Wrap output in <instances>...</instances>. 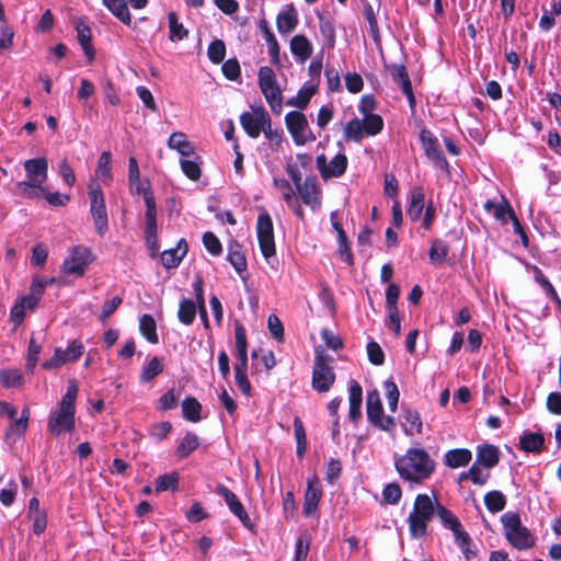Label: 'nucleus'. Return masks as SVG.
<instances>
[{"instance_id":"f257e3e1","label":"nucleus","mask_w":561,"mask_h":561,"mask_svg":"<svg viewBox=\"0 0 561 561\" xmlns=\"http://www.w3.org/2000/svg\"><path fill=\"white\" fill-rule=\"evenodd\" d=\"M400 478L410 483L420 484L435 470V461L422 448H411L394 461Z\"/></svg>"},{"instance_id":"f03ea898","label":"nucleus","mask_w":561,"mask_h":561,"mask_svg":"<svg viewBox=\"0 0 561 561\" xmlns=\"http://www.w3.org/2000/svg\"><path fill=\"white\" fill-rule=\"evenodd\" d=\"M78 392L79 387L76 380H69L66 393L48 417L47 428L53 435L59 436L61 433L70 432L75 428Z\"/></svg>"},{"instance_id":"7ed1b4c3","label":"nucleus","mask_w":561,"mask_h":561,"mask_svg":"<svg viewBox=\"0 0 561 561\" xmlns=\"http://www.w3.org/2000/svg\"><path fill=\"white\" fill-rule=\"evenodd\" d=\"M439 508H442V504L434 493L432 495L426 493L416 495L407 519L412 538L417 539L426 536L428 523L435 515H438Z\"/></svg>"},{"instance_id":"20e7f679","label":"nucleus","mask_w":561,"mask_h":561,"mask_svg":"<svg viewBox=\"0 0 561 561\" xmlns=\"http://www.w3.org/2000/svg\"><path fill=\"white\" fill-rule=\"evenodd\" d=\"M501 520L504 526L505 537L514 548L525 550L534 546V537L522 525L520 518L516 513L507 512L501 517Z\"/></svg>"},{"instance_id":"39448f33","label":"nucleus","mask_w":561,"mask_h":561,"mask_svg":"<svg viewBox=\"0 0 561 561\" xmlns=\"http://www.w3.org/2000/svg\"><path fill=\"white\" fill-rule=\"evenodd\" d=\"M257 81L272 112L279 115L283 110V95L274 70L267 66L261 67L257 73Z\"/></svg>"},{"instance_id":"423d86ee","label":"nucleus","mask_w":561,"mask_h":561,"mask_svg":"<svg viewBox=\"0 0 561 561\" xmlns=\"http://www.w3.org/2000/svg\"><path fill=\"white\" fill-rule=\"evenodd\" d=\"M382 127L383 122L379 115L366 116L363 119L355 117L345 125L344 137L346 140L359 142L364 137L378 135Z\"/></svg>"},{"instance_id":"0eeeda50","label":"nucleus","mask_w":561,"mask_h":561,"mask_svg":"<svg viewBox=\"0 0 561 561\" xmlns=\"http://www.w3.org/2000/svg\"><path fill=\"white\" fill-rule=\"evenodd\" d=\"M286 127L297 146L314 141L316 136L311 131L306 115L298 111H291L285 116Z\"/></svg>"},{"instance_id":"6e6552de","label":"nucleus","mask_w":561,"mask_h":561,"mask_svg":"<svg viewBox=\"0 0 561 561\" xmlns=\"http://www.w3.org/2000/svg\"><path fill=\"white\" fill-rule=\"evenodd\" d=\"M256 234L262 255L266 261L275 256L274 227L271 216L264 211L259 215Z\"/></svg>"},{"instance_id":"1a4fd4ad","label":"nucleus","mask_w":561,"mask_h":561,"mask_svg":"<svg viewBox=\"0 0 561 561\" xmlns=\"http://www.w3.org/2000/svg\"><path fill=\"white\" fill-rule=\"evenodd\" d=\"M437 517L440 519L443 526L453 533L455 542L468 557L470 536L463 529L459 518L450 510L443 505L438 511Z\"/></svg>"},{"instance_id":"9d476101","label":"nucleus","mask_w":561,"mask_h":561,"mask_svg":"<svg viewBox=\"0 0 561 561\" xmlns=\"http://www.w3.org/2000/svg\"><path fill=\"white\" fill-rule=\"evenodd\" d=\"M92 262L91 252L84 247H75L71 249L68 257L61 265V272L66 275L80 277L85 273L87 267Z\"/></svg>"},{"instance_id":"9b49d317","label":"nucleus","mask_w":561,"mask_h":561,"mask_svg":"<svg viewBox=\"0 0 561 561\" xmlns=\"http://www.w3.org/2000/svg\"><path fill=\"white\" fill-rule=\"evenodd\" d=\"M89 196L95 229L100 234H104L107 231L108 219L104 196L100 186L91 184L89 186Z\"/></svg>"},{"instance_id":"f8f14e48","label":"nucleus","mask_w":561,"mask_h":561,"mask_svg":"<svg viewBox=\"0 0 561 561\" xmlns=\"http://www.w3.org/2000/svg\"><path fill=\"white\" fill-rule=\"evenodd\" d=\"M367 417L379 428L390 431L394 426V419L383 414L379 392L371 390L367 392Z\"/></svg>"},{"instance_id":"ddd939ff","label":"nucleus","mask_w":561,"mask_h":561,"mask_svg":"<svg viewBox=\"0 0 561 561\" xmlns=\"http://www.w3.org/2000/svg\"><path fill=\"white\" fill-rule=\"evenodd\" d=\"M240 123L251 138H257L265 126L271 123V117L262 106H259L253 107L252 112L242 113Z\"/></svg>"},{"instance_id":"4468645a","label":"nucleus","mask_w":561,"mask_h":561,"mask_svg":"<svg viewBox=\"0 0 561 561\" xmlns=\"http://www.w3.org/2000/svg\"><path fill=\"white\" fill-rule=\"evenodd\" d=\"M335 375L332 367L328 364V359L323 355L318 354L316 357L312 371V387L318 392H327L334 383Z\"/></svg>"},{"instance_id":"2eb2a0df","label":"nucleus","mask_w":561,"mask_h":561,"mask_svg":"<svg viewBox=\"0 0 561 561\" xmlns=\"http://www.w3.org/2000/svg\"><path fill=\"white\" fill-rule=\"evenodd\" d=\"M81 342L75 340L67 350L56 348L54 355L43 363V368L47 370L56 369L66 363L77 360L83 353Z\"/></svg>"},{"instance_id":"dca6fc26","label":"nucleus","mask_w":561,"mask_h":561,"mask_svg":"<svg viewBox=\"0 0 561 561\" xmlns=\"http://www.w3.org/2000/svg\"><path fill=\"white\" fill-rule=\"evenodd\" d=\"M347 162L344 153L336 154L330 162L327 161L324 154H320L316 159L317 168L324 180L343 175L347 168Z\"/></svg>"},{"instance_id":"f3484780","label":"nucleus","mask_w":561,"mask_h":561,"mask_svg":"<svg viewBox=\"0 0 561 561\" xmlns=\"http://www.w3.org/2000/svg\"><path fill=\"white\" fill-rule=\"evenodd\" d=\"M216 493L225 500L231 513L239 518L243 526L252 530L254 527L253 523L237 495L224 484L216 486Z\"/></svg>"},{"instance_id":"a211bd4d","label":"nucleus","mask_w":561,"mask_h":561,"mask_svg":"<svg viewBox=\"0 0 561 561\" xmlns=\"http://www.w3.org/2000/svg\"><path fill=\"white\" fill-rule=\"evenodd\" d=\"M420 141L425 151V154L433 163L439 169H447L448 162L444 158L439 148L438 139L427 129L420 131Z\"/></svg>"},{"instance_id":"6ab92c4d","label":"nucleus","mask_w":561,"mask_h":561,"mask_svg":"<svg viewBox=\"0 0 561 561\" xmlns=\"http://www.w3.org/2000/svg\"><path fill=\"white\" fill-rule=\"evenodd\" d=\"M146 204V241L150 248H153L157 242V209L154 198L151 192L145 193Z\"/></svg>"},{"instance_id":"aec40b11","label":"nucleus","mask_w":561,"mask_h":561,"mask_svg":"<svg viewBox=\"0 0 561 561\" xmlns=\"http://www.w3.org/2000/svg\"><path fill=\"white\" fill-rule=\"evenodd\" d=\"M302 203L309 206L313 211L321 207V194L317 181L312 178L306 179L302 184L296 188Z\"/></svg>"},{"instance_id":"412c9836","label":"nucleus","mask_w":561,"mask_h":561,"mask_svg":"<svg viewBox=\"0 0 561 561\" xmlns=\"http://www.w3.org/2000/svg\"><path fill=\"white\" fill-rule=\"evenodd\" d=\"M26 182L44 184L48 176V161L46 158L28 159L23 163Z\"/></svg>"},{"instance_id":"4be33fe9","label":"nucleus","mask_w":561,"mask_h":561,"mask_svg":"<svg viewBox=\"0 0 561 561\" xmlns=\"http://www.w3.org/2000/svg\"><path fill=\"white\" fill-rule=\"evenodd\" d=\"M307 490L305 492L304 512L306 515L311 516L317 512L322 491L319 486V479L312 476L308 479Z\"/></svg>"},{"instance_id":"5701e85b","label":"nucleus","mask_w":561,"mask_h":561,"mask_svg":"<svg viewBox=\"0 0 561 561\" xmlns=\"http://www.w3.org/2000/svg\"><path fill=\"white\" fill-rule=\"evenodd\" d=\"M389 70L393 81L401 88L402 92L408 98L410 105L414 106L415 99L405 67L402 65H392L389 67Z\"/></svg>"},{"instance_id":"b1692460","label":"nucleus","mask_w":561,"mask_h":561,"mask_svg":"<svg viewBox=\"0 0 561 561\" xmlns=\"http://www.w3.org/2000/svg\"><path fill=\"white\" fill-rule=\"evenodd\" d=\"M298 24V13L293 4L286 5L277 15L276 25L280 34L291 33Z\"/></svg>"},{"instance_id":"393cba45","label":"nucleus","mask_w":561,"mask_h":561,"mask_svg":"<svg viewBox=\"0 0 561 561\" xmlns=\"http://www.w3.org/2000/svg\"><path fill=\"white\" fill-rule=\"evenodd\" d=\"M348 403H350V410H348V417L352 422H357L362 416V400H363V390L360 385L352 380L350 382L348 388Z\"/></svg>"},{"instance_id":"a878e982","label":"nucleus","mask_w":561,"mask_h":561,"mask_svg":"<svg viewBox=\"0 0 561 561\" xmlns=\"http://www.w3.org/2000/svg\"><path fill=\"white\" fill-rule=\"evenodd\" d=\"M128 180L131 194L142 195L145 197V193L150 192L147 183L140 180V171L137 160L134 157H130L128 161Z\"/></svg>"},{"instance_id":"bb28decb","label":"nucleus","mask_w":561,"mask_h":561,"mask_svg":"<svg viewBox=\"0 0 561 561\" xmlns=\"http://www.w3.org/2000/svg\"><path fill=\"white\" fill-rule=\"evenodd\" d=\"M290 51L301 62L308 60L313 51L311 42L305 35H295L290 39Z\"/></svg>"},{"instance_id":"cd10ccee","label":"nucleus","mask_w":561,"mask_h":561,"mask_svg":"<svg viewBox=\"0 0 561 561\" xmlns=\"http://www.w3.org/2000/svg\"><path fill=\"white\" fill-rule=\"evenodd\" d=\"M236 347L238 363L234 370L247 371L248 369V351L245 331L241 325L236 327Z\"/></svg>"},{"instance_id":"c85d7f7f","label":"nucleus","mask_w":561,"mask_h":561,"mask_svg":"<svg viewBox=\"0 0 561 561\" xmlns=\"http://www.w3.org/2000/svg\"><path fill=\"white\" fill-rule=\"evenodd\" d=\"M472 459V453L467 448H455L448 450L444 456V463L449 468L467 466Z\"/></svg>"},{"instance_id":"c756f323","label":"nucleus","mask_w":561,"mask_h":561,"mask_svg":"<svg viewBox=\"0 0 561 561\" xmlns=\"http://www.w3.org/2000/svg\"><path fill=\"white\" fill-rule=\"evenodd\" d=\"M187 252V244L181 240L175 249L165 250L161 254V262L167 268L176 267Z\"/></svg>"},{"instance_id":"7c9ffc66","label":"nucleus","mask_w":561,"mask_h":561,"mask_svg":"<svg viewBox=\"0 0 561 561\" xmlns=\"http://www.w3.org/2000/svg\"><path fill=\"white\" fill-rule=\"evenodd\" d=\"M169 148L176 150L182 157L195 154L194 146L188 141L187 136L181 131L173 133L168 140Z\"/></svg>"},{"instance_id":"2f4dec72","label":"nucleus","mask_w":561,"mask_h":561,"mask_svg":"<svg viewBox=\"0 0 561 561\" xmlns=\"http://www.w3.org/2000/svg\"><path fill=\"white\" fill-rule=\"evenodd\" d=\"M424 209V193L422 188L414 187L410 194V203L408 206L407 214L412 221L420 219Z\"/></svg>"},{"instance_id":"473e14b6","label":"nucleus","mask_w":561,"mask_h":561,"mask_svg":"<svg viewBox=\"0 0 561 561\" xmlns=\"http://www.w3.org/2000/svg\"><path fill=\"white\" fill-rule=\"evenodd\" d=\"M477 461L485 468H492L499 462V450L493 445H481L477 448Z\"/></svg>"},{"instance_id":"72a5a7b5","label":"nucleus","mask_w":561,"mask_h":561,"mask_svg":"<svg viewBox=\"0 0 561 561\" xmlns=\"http://www.w3.org/2000/svg\"><path fill=\"white\" fill-rule=\"evenodd\" d=\"M227 259L237 273L240 274L247 270V259L239 243L231 242L229 244Z\"/></svg>"},{"instance_id":"f704fd0d","label":"nucleus","mask_w":561,"mask_h":561,"mask_svg":"<svg viewBox=\"0 0 561 561\" xmlns=\"http://www.w3.org/2000/svg\"><path fill=\"white\" fill-rule=\"evenodd\" d=\"M30 412L27 409H24L22 411V414L20 419L15 420L11 423L9 428L5 432V438L8 440L15 442L18 438H20L27 428V421H28Z\"/></svg>"},{"instance_id":"c9c22d12","label":"nucleus","mask_w":561,"mask_h":561,"mask_svg":"<svg viewBox=\"0 0 561 561\" xmlns=\"http://www.w3.org/2000/svg\"><path fill=\"white\" fill-rule=\"evenodd\" d=\"M103 4L124 24L129 25L131 18L126 0H103Z\"/></svg>"},{"instance_id":"e433bc0d","label":"nucleus","mask_w":561,"mask_h":561,"mask_svg":"<svg viewBox=\"0 0 561 561\" xmlns=\"http://www.w3.org/2000/svg\"><path fill=\"white\" fill-rule=\"evenodd\" d=\"M111 162H112L111 152L103 151L99 158L95 175L101 182H103L105 184H108L113 179Z\"/></svg>"},{"instance_id":"4c0bfd02","label":"nucleus","mask_w":561,"mask_h":561,"mask_svg":"<svg viewBox=\"0 0 561 561\" xmlns=\"http://www.w3.org/2000/svg\"><path fill=\"white\" fill-rule=\"evenodd\" d=\"M36 308L35 304H31L27 297L19 298L13 307L11 308L10 318L16 324H21L25 318L27 310H34Z\"/></svg>"},{"instance_id":"58836bf2","label":"nucleus","mask_w":561,"mask_h":561,"mask_svg":"<svg viewBox=\"0 0 561 561\" xmlns=\"http://www.w3.org/2000/svg\"><path fill=\"white\" fill-rule=\"evenodd\" d=\"M196 312H197V304H195L191 299L181 300L179 311H178V317H179V320L183 324H185V325L192 324L195 319Z\"/></svg>"},{"instance_id":"ea45409f","label":"nucleus","mask_w":561,"mask_h":561,"mask_svg":"<svg viewBox=\"0 0 561 561\" xmlns=\"http://www.w3.org/2000/svg\"><path fill=\"white\" fill-rule=\"evenodd\" d=\"M404 433L409 436L420 434L422 432V421L416 411L405 410L404 411Z\"/></svg>"},{"instance_id":"a19ab883","label":"nucleus","mask_w":561,"mask_h":561,"mask_svg":"<svg viewBox=\"0 0 561 561\" xmlns=\"http://www.w3.org/2000/svg\"><path fill=\"white\" fill-rule=\"evenodd\" d=\"M543 436L539 433H525L520 437V447L525 451L536 453L539 451L543 445Z\"/></svg>"},{"instance_id":"79ce46f5","label":"nucleus","mask_w":561,"mask_h":561,"mask_svg":"<svg viewBox=\"0 0 561 561\" xmlns=\"http://www.w3.org/2000/svg\"><path fill=\"white\" fill-rule=\"evenodd\" d=\"M78 41L90 61L94 59V49L91 45V31L88 26L79 24L77 26Z\"/></svg>"},{"instance_id":"37998d69","label":"nucleus","mask_w":561,"mask_h":561,"mask_svg":"<svg viewBox=\"0 0 561 561\" xmlns=\"http://www.w3.org/2000/svg\"><path fill=\"white\" fill-rule=\"evenodd\" d=\"M169 27H170V39L172 42L182 41L188 35V31L184 27L182 23L179 22L178 15L175 12H170L168 14Z\"/></svg>"},{"instance_id":"c03bdc74","label":"nucleus","mask_w":561,"mask_h":561,"mask_svg":"<svg viewBox=\"0 0 561 561\" xmlns=\"http://www.w3.org/2000/svg\"><path fill=\"white\" fill-rule=\"evenodd\" d=\"M199 445V439L194 433H186L176 448V455L180 458H186Z\"/></svg>"},{"instance_id":"a18cd8bd","label":"nucleus","mask_w":561,"mask_h":561,"mask_svg":"<svg viewBox=\"0 0 561 561\" xmlns=\"http://www.w3.org/2000/svg\"><path fill=\"white\" fill-rule=\"evenodd\" d=\"M16 188L19 193L26 198H37L39 196H44L45 188L43 184L21 181L16 183Z\"/></svg>"},{"instance_id":"49530a36","label":"nucleus","mask_w":561,"mask_h":561,"mask_svg":"<svg viewBox=\"0 0 561 561\" xmlns=\"http://www.w3.org/2000/svg\"><path fill=\"white\" fill-rule=\"evenodd\" d=\"M139 329L141 334L149 341L150 343L158 342V335L156 332V321L149 314H144L139 319Z\"/></svg>"},{"instance_id":"de8ad7c7","label":"nucleus","mask_w":561,"mask_h":561,"mask_svg":"<svg viewBox=\"0 0 561 561\" xmlns=\"http://www.w3.org/2000/svg\"><path fill=\"white\" fill-rule=\"evenodd\" d=\"M201 403L194 398H187L182 402L183 416L191 422L201 420Z\"/></svg>"},{"instance_id":"09e8293b","label":"nucleus","mask_w":561,"mask_h":561,"mask_svg":"<svg viewBox=\"0 0 561 561\" xmlns=\"http://www.w3.org/2000/svg\"><path fill=\"white\" fill-rule=\"evenodd\" d=\"M484 504L490 512L497 513L505 507L506 500L500 491H491L484 495Z\"/></svg>"},{"instance_id":"8fccbe9b","label":"nucleus","mask_w":561,"mask_h":561,"mask_svg":"<svg viewBox=\"0 0 561 561\" xmlns=\"http://www.w3.org/2000/svg\"><path fill=\"white\" fill-rule=\"evenodd\" d=\"M316 93L314 87H302L297 95L290 100L287 101V104L290 106L305 108L308 103L310 102L311 98Z\"/></svg>"},{"instance_id":"3c124183","label":"nucleus","mask_w":561,"mask_h":561,"mask_svg":"<svg viewBox=\"0 0 561 561\" xmlns=\"http://www.w3.org/2000/svg\"><path fill=\"white\" fill-rule=\"evenodd\" d=\"M163 369L162 362L159 357H153L150 362L144 366L140 380L144 382H148L157 377Z\"/></svg>"},{"instance_id":"603ef678","label":"nucleus","mask_w":561,"mask_h":561,"mask_svg":"<svg viewBox=\"0 0 561 561\" xmlns=\"http://www.w3.org/2000/svg\"><path fill=\"white\" fill-rule=\"evenodd\" d=\"M0 382L5 388L20 387L23 382V376L18 369H8L0 371Z\"/></svg>"},{"instance_id":"864d4df0","label":"nucleus","mask_w":561,"mask_h":561,"mask_svg":"<svg viewBox=\"0 0 561 561\" xmlns=\"http://www.w3.org/2000/svg\"><path fill=\"white\" fill-rule=\"evenodd\" d=\"M448 251L449 248L445 242L440 240H435L432 242V247L430 250V260L434 264H442L445 261Z\"/></svg>"},{"instance_id":"5fc2aeb1","label":"nucleus","mask_w":561,"mask_h":561,"mask_svg":"<svg viewBox=\"0 0 561 561\" xmlns=\"http://www.w3.org/2000/svg\"><path fill=\"white\" fill-rule=\"evenodd\" d=\"M181 169L183 173L193 181H196L201 176V168L198 162V157H195L194 160L191 159H181L180 161Z\"/></svg>"},{"instance_id":"6e6d98bb","label":"nucleus","mask_w":561,"mask_h":561,"mask_svg":"<svg viewBox=\"0 0 561 561\" xmlns=\"http://www.w3.org/2000/svg\"><path fill=\"white\" fill-rule=\"evenodd\" d=\"M208 58L214 64H220L226 56V46L221 39L213 41L207 49Z\"/></svg>"},{"instance_id":"4d7b16f0","label":"nucleus","mask_w":561,"mask_h":561,"mask_svg":"<svg viewBox=\"0 0 561 561\" xmlns=\"http://www.w3.org/2000/svg\"><path fill=\"white\" fill-rule=\"evenodd\" d=\"M274 186L280 193L283 199L285 201V203L287 205H290V203H294V199H296L295 191L287 180L275 179Z\"/></svg>"},{"instance_id":"13d9d810","label":"nucleus","mask_w":561,"mask_h":561,"mask_svg":"<svg viewBox=\"0 0 561 561\" xmlns=\"http://www.w3.org/2000/svg\"><path fill=\"white\" fill-rule=\"evenodd\" d=\"M320 33L327 39L328 46L333 47L335 44V28L330 19L320 16L319 18Z\"/></svg>"},{"instance_id":"bf43d9fd","label":"nucleus","mask_w":561,"mask_h":561,"mask_svg":"<svg viewBox=\"0 0 561 561\" xmlns=\"http://www.w3.org/2000/svg\"><path fill=\"white\" fill-rule=\"evenodd\" d=\"M488 478L489 473L483 471L477 463L472 465L468 472L461 474V479H469L478 485H483Z\"/></svg>"},{"instance_id":"052dcab7","label":"nucleus","mask_w":561,"mask_h":561,"mask_svg":"<svg viewBox=\"0 0 561 561\" xmlns=\"http://www.w3.org/2000/svg\"><path fill=\"white\" fill-rule=\"evenodd\" d=\"M58 173L61 176L64 183L72 187L76 184V174L72 167L69 164L67 159H62L58 164Z\"/></svg>"},{"instance_id":"680f3d73","label":"nucleus","mask_w":561,"mask_h":561,"mask_svg":"<svg viewBox=\"0 0 561 561\" xmlns=\"http://www.w3.org/2000/svg\"><path fill=\"white\" fill-rule=\"evenodd\" d=\"M402 495L401 488L398 483H389L382 490V499L386 503L394 505Z\"/></svg>"},{"instance_id":"e2e57ef3","label":"nucleus","mask_w":561,"mask_h":561,"mask_svg":"<svg viewBox=\"0 0 561 561\" xmlns=\"http://www.w3.org/2000/svg\"><path fill=\"white\" fill-rule=\"evenodd\" d=\"M385 389L389 409L391 412H394L398 408V401L400 396L399 389L397 385L391 380L385 381Z\"/></svg>"},{"instance_id":"0e129e2a","label":"nucleus","mask_w":561,"mask_h":561,"mask_svg":"<svg viewBox=\"0 0 561 561\" xmlns=\"http://www.w3.org/2000/svg\"><path fill=\"white\" fill-rule=\"evenodd\" d=\"M0 33V53L10 50L13 46L14 30L9 25H1Z\"/></svg>"},{"instance_id":"69168bd1","label":"nucleus","mask_w":561,"mask_h":561,"mask_svg":"<svg viewBox=\"0 0 561 561\" xmlns=\"http://www.w3.org/2000/svg\"><path fill=\"white\" fill-rule=\"evenodd\" d=\"M178 484V474H163L157 478L156 480V490L157 492H163L169 489H174Z\"/></svg>"},{"instance_id":"338daca9","label":"nucleus","mask_w":561,"mask_h":561,"mask_svg":"<svg viewBox=\"0 0 561 561\" xmlns=\"http://www.w3.org/2000/svg\"><path fill=\"white\" fill-rule=\"evenodd\" d=\"M263 134L268 139L270 146L272 147L273 150H277L280 147L283 140V133L280 130L273 129L272 122L265 126Z\"/></svg>"},{"instance_id":"774afa93","label":"nucleus","mask_w":561,"mask_h":561,"mask_svg":"<svg viewBox=\"0 0 561 561\" xmlns=\"http://www.w3.org/2000/svg\"><path fill=\"white\" fill-rule=\"evenodd\" d=\"M203 243L210 254L219 255L221 253V243L213 232H206L203 236Z\"/></svg>"}]
</instances>
